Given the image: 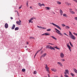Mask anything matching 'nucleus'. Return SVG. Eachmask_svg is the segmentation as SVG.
Returning a JSON list of instances; mask_svg holds the SVG:
<instances>
[{"label":"nucleus","mask_w":77,"mask_h":77,"mask_svg":"<svg viewBox=\"0 0 77 77\" xmlns=\"http://www.w3.org/2000/svg\"><path fill=\"white\" fill-rule=\"evenodd\" d=\"M69 35L71 39H73V40H75V37L74 35H72V34L71 32L70 31H69Z\"/></svg>","instance_id":"f257e3e1"},{"label":"nucleus","mask_w":77,"mask_h":77,"mask_svg":"<svg viewBox=\"0 0 77 77\" xmlns=\"http://www.w3.org/2000/svg\"><path fill=\"white\" fill-rule=\"evenodd\" d=\"M50 24L53 25V26H55V27H57L58 29H60V30H61V28H60V27L59 26H58V25L54 24L53 23H50Z\"/></svg>","instance_id":"f03ea898"},{"label":"nucleus","mask_w":77,"mask_h":77,"mask_svg":"<svg viewBox=\"0 0 77 77\" xmlns=\"http://www.w3.org/2000/svg\"><path fill=\"white\" fill-rule=\"evenodd\" d=\"M55 29L56 30H57L55 31L57 33H58V34H59V35H60L61 36H62V33H60V31H59V30L57 29L56 28H55Z\"/></svg>","instance_id":"7ed1b4c3"},{"label":"nucleus","mask_w":77,"mask_h":77,"mask_svg":"<svg viewBox=\"0 0 77 77\" xmlns=\"http://www.w3.org/2000/svg\"><path fill=\"white\" fill-rule=\"evenodd\" d=\"M45 68L47 72L49 73V72H50V71H49V67H48V66H47V64L45 65Z\"/></svg>","instance_id":"20e7f679"},{"label":"nucleus","mask_w":77,"mask_h":77,"mask_svg":"<svg viewBox=\"0 0 77 77\" xmlns=\"http://www.w3.org/2000/svg\"><path fill=\"white\" fill-rule=\"evenodd\" d=\"M46 55H47V53H45L43 54V55H42L40 57V60H42V57H45L46 56Z\"/></svg>","instance_id":"39448f33"},{"label":"nucleus","mask_w":77,"mask_h":77,"mask_svg":"<svg viewBox=\"0 0 77 77\" xmlns=\"http://www.w3.org/2000/svg\"><path fill=\"white\" fill-rule=\"evenodd\" d=\"M21 21L20 20H19V21H17L16 22V24L18 25H21Z\"/></svg>","instance_id":"423d86ee"},{"label":"nucleus","mask_w":77,"mask_h":77,"mask_svg":"<svg viewBox=\"0 0 77 77\" xmlns=\"http://www.w3.org/2000/svg\"><path fill=\"white\" fill-rule=\"evenodd\" d=\"M67 47H68L70 51V52H71V46H69V43H67Z\"/></svg>","instance_id":"0eeeda50"},{"label":"nucleus","mask_w":77,"mask_h":77,"mask_svg":"<svg viewBox=\"0 0 77 77\" xmlns=\"http://www.w3.org/2000/svg\"><path fill=\"white\" fill-rule=\"evenodd\" d=\"M64 54L62 52L60 53V57L61 58H63L64 57Z\"/></svg>","instance_id":"6e6552de"},{"label":"nucleus","mask_w":77,"mask_h":77,"mask_svg":"<svg viewBox=\"0 0 77 77\" xmlns=\"http://www.w3.org/2000/svg\"><path fill=\"white\" fill-rule=\"evenodd\" d=\"M38 6H40V7H41V6H45V5H44V4H41V3H38Z\"/></svg>","instance_id":"1a4fd4ad"},{"label":"nucleus","mask_w":77,"mask_h":77,"mask_svg":"<svg viewBox=\"0 0 77 77\" xmlns=\"http://www.w3.org/2000/svg\"><path fill=\"white\" fill-rule=\"evenodd\" d=\"M57 64L58 65H60V66H63V64H62V63L60 62H57Z\"/></svg>","instance_id":"9d476101"},{"label":"nucleus","mask_w":77,"mask_h":77,"mask_svg":"<svg viewBox=\"0 0 77 77\" xmlns=\"http://www.w3.org/2000/svg\"><path fill=\"white\" fill-rule=\"evenodd\" d=\"M64 74H69V71L68 69H66L65 70V72H64Z\"/></svg>","instance_id":"9b49d317"},{"label":"nucleus","mask_w":77,"mask_h":77,"mask_svg":"<svg viewBox=\"0 0 77 77\" xmlns=\"http://www.w3.org/2000/svg\"><path fill=\"white\" fill-rule=\"evenodd\" d=\"M37 27H38V28H41V29H47L46 28H45L44 27H42L41 26H37Z\"/></svg>","instance_id":"f8f14e48"},{"label":"nucleus","mask_w":77,"mask_h":77,"mask_svg":"<svg viewBox=\"0 0 77 77\" xmlns=\"http://www.w3.org/2000/svg\"><path fill=\"white\" fill-rule=\"evenodd\" d=\"M51 70L54 72H56L57 71V69H56L55 68H52L51 69Z\"/></svg>","instance_id":"ddd939ff"},{"label":"nucleus","mask_w":77,"mask_h":77,"mask_svg":"<svg viewBox=\"0 0 77 77\" xmlns=\"http://www.w3.org/2000/svg\"><path fill=\"white\" fill-rule=\"evenodd\" d=\"M60 15H63V11H62V10L60 9Z\"/></svg>","instance_id":"4468645a"},{"label":"nucleus","mask_w":77,"mask_h":77,"mask_svg":"<svg viewBox=\"0 0 77 77\" xmlns=\"http://www.w3.org/2000/svg\"><path fill=\"white\" fill-rule=\"evenodd\" d=\"M5 28L7 29V28H8V24L7 23H6L5 24Z\"/></svg>","instance_id":"2eb2a0df"},{"label":"nucleus","mask_w":77,"mask_h":77,"mask_svg":"<svg viewBox=\"0 0 77 77\" xmlns=\"http://www.w3.org/2000/svg\"><path fill=\"white\" fill-rule=\"evenodd\" d=\"M65 28L66 29H70V27L68 26H65Z\"/></svg>","instance_id":"dca6fc26"},{"label":"nucleus","mask_w":77,"mask_h":77,"mask_svg":"<svg viewBox=\"0 0 77 77\" xmlns=\"http://www.w3.org/2000/svg\"><path fill=\"white\" fill-rule=\"evenodd\" d=\"M15 24H13L12 28V30H14V29H15Z\"/></svg>","instance_id":"f3484780"},{"label":"nucleus","mask_w":77,"mask_h":77,"mask_svg":"<svg viewBox=\"0 0 77 77\" xmlns=\"http://www.w3.org/2000/svg\"><path fill=\"white\" fill-rule=\"evenodd\" d=\"M70 12L71 14H75V12L74 11H70Z\"/></svg>","instance_id":"a211bd4d"},{"label":"nucleus","mask_w":77,"mask_h":77,"mask_svg":"<svg viewBox=\"0 0 77 77\" xmlns=\"http://www.w3.org/2000/svg\"><path fill=\"white\" fill-rule=\"evenodd\" d=\"M50 45H47L46 47V48H50Z\"/></svg>","instance_id":"6ab92c4d"},{"label":"nucleus","mask_w":77,"mask_h":77,"mask_svg":"<svg viewBox=\"0 0 77 77\" xmlns=\"http://www.w3.org/2000/svg\"><path fill=\"white\" fill-rule=\"evenodd\" d=\"M45 36H48V35H50V34L48 33H45Z\"/></svg>","instance_id":"aec40b11"},{"label":"nucleus","mask_w":77,"mask_h":77,"mask_svg":"<svg viewBox=\"0 0 77 77\" xmlns=\"http://www.w3.org/2000/svg\"><path fill=\"white\" fill-rule=\"evenodd\" d=\"M45 9H46V10H49L50 9V8L48 7H46L45 8Z\"/></svg>","instance_id":"412c9836"},{"label":"nucleus","mask_w":77,"mask_h":77,"mask_svg":"<svg viewBox=\"0 0 77 77\" xmlns=\"http://www.w3.org/2000/svg\"><path fill=\"white\" fill-rule=\"evenodd\" d=\"M73 70H74V71L75 73H76V74H77V70L75 69H74Z\"/></svg>","instance_id":"4be33fe9"},{"label":"nucleus","mask_w":77,"mask_h":77,"mask_svg":"<svg viewBox=\"0 0 77 77\" xmlns=\"http://www.w3.org/2000/svg\"><path fill=\"white\" fill-rule=\"evenodd\" d=\"M15 30H19V27H16L15 28Z\"/></svg>","instance_id":"5701e85b"},{"label":"nucleus","mask_w":77,"mask_h":77,"mask_svg":"<svg viewBox=\"0 0 77 77\" xmlns=\"http://www.w3.org/2000/svg\"><path fill=\"white\" fill-rule=\"evenodd\" d=\"M51 37L53 39H55V40H56V38L54 37L53 36H51Z\"/></svg>","instance_id":"b1692460"},{"label":"nucleus","mask_w":77,"mask_h":77,"mask_svg":"<svg viewBox=\"0 0 77 77\" xmlns=\"http://www.w3.org/2000/svg\"><path fill=\"white\" fill-rule=\"evenodd\" d=\"M50 49H51V50H54V48H53L51 46H50Z\"/></svg>","instance_id":"393cba45"},{"label":"nucleus","mask_w":77,"mask_h":77,"mask_svg":"<svg viewBox=\"0 0 77 77\" xmlns=\"http://www.w3.org/2000/svg\"><path fill=\"white\" fill-rule=\"evenodd\" d=\"M57 4H58V5H61V3L59 1H57Z\"/></svg>","instance_id":"a878e982"},{"label":"nucleus","mask_w":77,"mask_h":77,"mask_svg":"<svg viewBox=\"0 0 77 77\" xmlns=\"http://www.w3.org/2000/svg\"><path fill=\"white\" fill-rule=\"evenodd\" d=\"M63 17H67V15L65 14H63Z\"/></svg>","instance_id":"bb28decb"},{"label":"nucleus","mask_w":77,"mask_h":77,"mask_svg":"<svg viewBox=\"0 0 77 77\" xmlns=\"http://www.w3.org/2000/svg\"><path fill=\"white\" fill-rule=\"evenodd\" d=\"M29 23H33V21H32L31 20H29Z\"/></svg>","instance_id":"cd10ccee"},{"label":"nucleus","mask_w":77,"mask_h":77,"mask_svg":"<svg viewBox=\"0 0 77 77\" xmlns=\"http://www.w3.org/2000/svg\"><path fill=\"white\" fill-rule=\"evenodd\" d=\"M22 72H25V71H26V69H22Z\"/></svg>","instance_id":"c85d7f7f"},{"label":"nucleus","mask_w":77,"mask_h":77,"mask_svg":"<svg viewBox=\"0 0 77 77\" xmlns=\"http://www.w3.org/2000/svg\"><path fill=\"white\" fill-rule=\"evenodd\" d=\"M70 74H71V75H72V77H74V74L73 73H70Z\"/></svg>","instance_id":"c756f323"},{"label":"nucleus","mask_w":77,"mask_h":77,"mask_svg":"<svg viewBox=\"0 0 77 77\" xmlns=\"http://www.w3.org/2000/svg\"><path fill=\"white\" fill-rule=\"evenodd\" d=\"M33 73L34 74H36L37 73V72L36 71H34Z\"/></svg>","instance_id":"7c9ffc66"},{"label":"nucleus","mask_w":77,"mask_h":77,"mask_svg":"<svg viewBox=\"0 0 77 77\" xmlns=\"http://www.w3.org/2000/svg\"><path fill=\"white\" fill-rule=\"evenodd\" d=\"M69 44L71 46V47H73V45H72V44H71V42H69Z\"/></svg>","instance_id":"2f4dec72"},{"label":"nucleus","mask_w":77,"mask_h":77,"mask_svg":"<svg viewBox=\"0 0 77 77\" xmlns=\"http://www.w3.org/2000/svg\"><path fill=\"white\" fill-rule=\"evenodd\" d=\"M47 31H48V32H50V31H51V29H47Z\"/></svg>","instance_id":"473e14b6"},{"label":"nucleus","mask_w":77,"mask_h":77,"mask_svg":"<svg viewBox=\"0 0 77 77\" xmlns=\"http://www.w3.org/2000/svg\"><path fill=\"white\" fill-rule=\"evenodd\" d=\"M54 48H56V49H57V50H60V48H57V47H54Z\"/></svg>","instance_id":"72a5a7b5"},{"label":"nucleus","mask_w":77,"mask_h":77,"mask_svg":"<svg viewBox=\"0 0 77 77\" xmlns=\"http://www.w3.org/2000/svg\"><path fill=\"white\" fill-rule=\"evenodd\" d=\"M61 25L62 26H63V27H66V25H65L64 24H62Z\"/></svg>","instance_id":"f704fd0d"},{"label":"nucleus","mask_w":77,"mask_h":77,"mask_svg":"<svg viewBox=\"0 0 77 77\" xmlns=\"http://www.w3.org/2000/svg\"><path fill=\"white\" fill-rule=\"evenodd\" d=\"M61 60H62V62H64V61H65V59H61Z\"/></svg>","instance_id":"c9c22d12"},{"label":"nucleus","mask_w":77,"mask_h":77,"mask_svg":"<svg viewBox=\"0 0 77 77\" xmlns=\"http://www.w3.org/2000/svg\"><path fill=\"white\" fill-rule=\"evenodd\" d=\"M41 50H42V48L41 49H40V50H39L38 51H37V53H39V51H41Z\"/></svg>","instance_id":"e433bc0d"},{"label":"nucleus","mask_w":77,"mask_h":77,"mask_svg":"<svg viewBox=\"0 0 77 77\" xmlns=\"http://www.w3.org/2000/svg\"><path fill=\"white\" fill-rule=\"evenodd\" d=\"M29 38L30 39H35L34 37H30Z\"/></svg>","instance_id":"4c0bfd02"},{"label":"nucleus","mask_w":77,"mask_h":77,"mask_svg":"<svg viewBox=\"0 0 77 77\" xmlns=\"http://www.w3.org/2000/svg\"><path fill=\"white\" fill-rule=\"evenodd\" d=\"M64 76L65 77H69V76H68V75L66 74L64 75Z\"/></svg>","instance_id":"58836bf2"},{"label":"nucleus","mask_w":77,"mask_h":77,"mask_svg":"<svg viewBox=\"0 0 77 77\" xmlns=\"http://www.w3.org/2000/svg\"><path fill=\"white\" fill-rule=\"evenodd\" d=\"M74 19L75 20L77 21V17H75L74 18Z\"/></svg>","instance_id":"ea45409f"},{"label":"nucleus","mask_w":77,"mask_h":77,"mask_svg":"<svg viewBox=\"0 0 77 77\" xmlns=\"http://www.w3.org/2000/svg\"><path fill=\"white\" fill-rule=\"evenodd\" d=\"M69 3L68 2H66V5H68Z\"/></svg>","instance_id":"a19ab883"},{"label":"nucleus","mask_w":77,"mask_h":77,"mask_svg":"<svg viewBox=\"0 0 77 77\" xmlns=\"http://www.w3.org/2000/svg\"><path fill=\"white\" fill-rule=\"evenodd\" d=\"M33 20V17H32V18H31L30 19V20H31V21H32V20Z\"/></svg>","instance_id":"79ce46f5"},{"label":"nucleus","mask_w":77,"mask_h":77,"mask_svg":"<svg viewBox=\"0 0 77 77\" xmlns=\"http://www.w3.org/2000/svg\"><path fill=\"white\" fill-rule=\"evenodd\" d=\"M22 7V5H20V6L19 7V9H21Z\"/></svg>","instance_id":"37998d69"},{"label":"nucleus","mask_w":77,"mask_h":77,"mask_svg":"<svg viewBox=\"0 0 77 77\" xmlns=\"http://www.w3.org/2000/svg\"><path fill=\"white\" fill-rule=\"evenodd\" d=\"M17 15L19 17L20 16V15L19 14V13H18V12H17Z\"/></svg>","instance_id":"c03bdc74"},{"label":"nucleus","mask_w":77,"mask_h":77,"mask_svg":"<svg viewBox=\"0 0 77 77\" xmlns=\"http://www.w3.org/2000/svg\"><path fill=\"white\" fill-rule=\"evenodd\" d=\"M64 34L65 35H66V36H69L68 35H66V34L65 33H64Z\"/></svg>","instance_id":"a18cd8bd"},{"label":"nucleus","mask_w":77,"mask_h":77,"mask_svg":"<svg viewBox=\"0 0 77 77\" xmlns=\"http://www.w3.org/2000/svg\"><path fill=\"white\" fill-rule=\"evenodd\" d=\"M26 6L27 7H28V6H29V5H28V2L26 3Z\"/></svg>","instance_id":"49530a36"},{"label":"nucleus","mask_w":77,"mask_h":77,"mask_svg":"<svg viewBox=\"0 0 77 77\" xmlns=\"http://www.w3.org/2000/svg\"><path fill=\"white\" fill-rule=\"evenodd\" d=\"M48 44H50L51 45H54V44H51V43H48Z\"/></svg>","instance_id":"de8ad7c7"},{"label":"nucleus","mask_w":77,"mask_h":77,"mask_svg":"<svg viewBox=\"0 0 77 77\" xmlns=\"http://www.w3.org/2000/svg\"><path fill=\"white\" fill-rule=\"evenodd\" d=\"M42 53H43V51H41L40 53L41 54H42Z\"/></svg>","instance_id":"09e8293b"},{"label":"nucleus","mask_w":77,"mask_h":77,"mask_svg":"<svg viewBox=\"0 0 77 77\" xmlns=\"http://www.w3.org/2000/svg\"><path fill=\"white\" fill-rule=\"evenodd\" d=\"M73 1H74L75 2H77V0H73Z\"/></svg>","instance_id":"8fccbe9b"},{"label":"nucleus","mask_w":77,"mask_h":77,"mask_svg":"<svg viewBox=\"0 0 77 77\" xmlns=\"http://www.w3.org/2000/svg\"><path fill=\"white\" fill-rule=\"evenodd\" d=\"M43 35H45V33L42 35V36H43Z\"/></svg>","instance_id":"3c124183"},{"label":"nucleus","mask_w":77,"mask_h":77,"mask_svg":"<svg viewBox=\"0 0 77 77\" xmlns=\"http://www.w3.org/2000/svg\"><path fill=\"white\" fill-rule=\"evenodd\" d=\"M69 5H71V4L69 3V4H68V6H69Z\"/></svg>","instance_id":"603ef678"},{"label":"nucleus","mask_w":77,"mask_h":77,"mask_svg":"<svg viewBox=\"0 0 77 77\" xmlns=\"http://www.w3.org/2000/svg\"><path fill=\"white\" fill-rule=\"evenodd\" d=\"M48 77H50V75H49V74H48Z\"/></svg>","instance_id":"864d4df0"},{"label":"nucleus","mask_w":77,"mask_h":77,"mask_svg":"<svg viewBox=\"0 0 77 77\" xmlns=\"http://www.w3.org/2000/svg\"><path fill=\"white\" fill-rule=\"evenodd\" d=\"M29 8L30 9H32V7H30Z\"/></svg>","instance_id":"5fc2aeb1"},{"label":"nucleus","mask_w":77,"mask_h":77,"mask_svg":"<svg viewBox=\"0 0 77 77\" xmlns=\"http://www.w3.org/2000/svg\"><path fill=\"white\" fill-rule=\"evenodd\" d=\"M26 44H29V43L28 42H26Z\"/></svg>","instance_id":"6e6d98bb"},{"label":"nucleus","mask_w":77,"mask_h":77,"mask_svg":"<svg viewBox=\"0 0 77 77\" xmlns=\"http://www.w3.org/2000/svg\"><path fill=\"white\" fill-rule=\"evenodd\" d=\"M11 19H13V17H11Z\"/></svg>","instance_id":"4d7b16f0"},{"label":"nucleus","mask_w":77,"mask_h":77,"mask_svg":"<svg viewBox=\"0 0 77 77\" xmlns=\"http://www.w3.org/2000/svg\"><path fill=\"white\" fill-rule=\"evenodd\" d=\"M15 12H17H17H18V11H15Z\"/></svg>","instance_id":"13d9d810"},{"label":"nucleus","mask_w":77,"mask_h":77,"mask_svg":"<svg viewBox=\"0 0 77 77\" xmlns=\"http://www.w3.org/2000/svg\"><path fill=\"white\" fill-rule=\"evenodd\" d=\"M38 54V53H37V52H36V53H35V55H36V54Z\"/></svg>","instance_id":"bf43d9fd"},{"label":"nucleus","mask_w":77,"mask_h":77,"mask_svg":"<svg viewBox=\"0 0 77 77\" xmlns=\"http://www.w3.org/2000/svg\"><path fill=\"white\" fill-rule=\"evenodd\" d=\"M69 10H72V9H71V8H70L69 9Z\"/></svg>","instance_id":"052dcab7"},{"label":"nucleus","mask_w":77,"mask_h":77,"mask_svg":"<svg viewBox=\"0 0 77 77\" xmlns=\"http://www.w3.org/2000/svg\"><path fill=\"white\" fill-rule=\"evenodd\" d=\"M36 56V54H35V55H34L35 57Z\"/></svg>","instance_id":"680f3d73"},{"label":"nucleus","mask_w":77,"mask_h":77,"mask_svg":"<svg viewBox=\"0 0 77 77\" xmlns=\"http://www.w3.org/2000/svg\"><path fill=\"white\" fill-rule=\"evenodd\" d=\"M61 77H63V76L62 75H61Z\"/></svg>","instance_id":"e2e57ef3"},{"label":"nucleus","mask_w":77,"mask_h":77,"mask_svg":"<svg viewBox=\"0 0 77 77\" xmlns=\"http://www.w3.org/2000/svg\"><path fill=\"white\" fill-rule=\"evenodd\" d=\"M25 48H27V46H25Z\"/></svg>","instance_id":"0e129e2a"},{"label":"nucleus","mask_w":77,"mask_h":77,"mask_svg":"<svg viewBox=\"0 0 77 77\" xmlns=\"http://www.w3.org/2000/svg\"><path fill=\"white\" fill-rule=\"evenodd\" d=\"M55 77H58V76H55Z\"/></svg>","instance_id":"69168bd1"},{"label":"nucleus","mask_w":77,"mask_h":77,"mask_svg":"<svg viewBox=\"0 0 77 77\" xmlns=\"http://www.w3.org/2000/svg\"><path fill=\"white\" fill-rule=\"evenodd\" d=\"M35 56H34V58H35Z\"/></svg>","instance_id":"338daca9"},{"label":"nucleus","mask_w":77,"mask_h":77,"mask_svg":"<svg viewBox=\"0 0 77 77\" xmlns=\"http://www.w3.org/2000/svg\"><path fill=\"white\" fill-rule=\"evenodd\" d=\"M54 14H55V13H54Z\"/></svg>","instance_id":"774afa93"}]
</instances>
